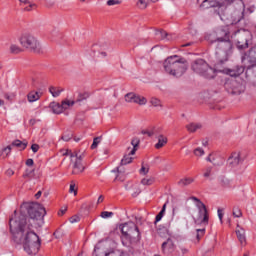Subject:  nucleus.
Here are the masks:
<instances>
[{"instance_id":"1","label":"nucleus","mask_w":256,"mask_h":256,"mask_svg":"<svg viewBox=\"0 0 256 256\" xmlns=\"http://www.w3.org/2000/svg\"><path fill=\"white\" fill-rule=\"evenodd\" d=\"M45 215H47V211L41 204L25 202L20 206V215L17 216V210H15L9 220L13 241L17 245H23L24 251L28 255L39 253L41 239L33 229L43 225Z\"/></svg>"},{"instance_id":"2","label":"nucleus","mask_w":256,"mask_h":256,"mask_svg":"<svg viewBox=\"0 0 256 256\" xmlns=\"http://www.w3.org/2000/svg\"><path fill=\"white\" fill-rule=\"evenodd\" d=\"M164 71L172 77H183L189 68L185 58H179L178 55L169 56L163 63Z\"/></svg>"},{"instance_id":"3","label":"nucleus","mask_w":256,"mask_h":256,"mask_svg":"<svg viewBox=\"0 0 256 256\" xmlns=\"http://www.w3.org/2000/svg\"><path fill=\"white\" fill-rule=\"evenodd\" d=\"M119 229L122 233L121 241L124 247H131V245H136L141 241V232H139V227L134 222L120 224Z\"/></svg>"},{"instance_id":"4","label":"nucleus","mask_w":256,"mask_h":256,"mask_svg":"<svg viewBox=\"0 0 256 256\" xmlns=\"http://www.w3.org/2000/svg\"><path fill=\"white\" fill-rule=\"evenodd\" d=\"M19 42L24 49L31 51V53H41V42L31 32L23 33L19 38Z\"/></svg>"},{"instance_id":"5","label":"nucleus","mask_w":256,"mask_h":256,"mask_svg":"<svg viewBox=\"0 0 256 256\" xmlns=\"http://www.w3.org/2000/svg\"><path fill=\"white\" fill-rule=\"evenodd\" d=\"M191 69L197 75L205 77V79H215V70L204 59L195 60L191 65Z\"/></svg>"},{"instance_id":"6","label":"nucleus","mask_w":256,"mask_h":256,"mask_svg":"<svg viewBox=\"0 0 256 256\" xmlns=\"http://www.w3.org/2000/svg\"><path fill=\"white\" fill-rule=\"evenodd\" d=\"M190 199L191 201L196 202V207L198 209V215L194 218V223L196 225H203L204 227L209 225V210H207L205 203L195 196H191Z\"/></svg>"},{"instance_id":"7","label":"nucleus","mask_w":256,"mask_h":256,"mask_svg":"<svg viewBox=\"0 0 256 256\" xmlns=\"http://www.w3.org/2000/svg\"><path fill=\"white\" fill-rule=\"evenodd\" d=\"M232 54L233 43L231 40L218 42L215 52L216 59L229 60V57H231Z\"/></svg>"},{"instance_id":"8","label":"nucleus","mask_w":256,"mask_h":256,"mask_svg":"<svg viewBox=\"0 0 256 256\" xmlns=\"http://www.w3.org/2000/svg\"><path fill=\"white\" fill-rule=\"evenodd\" d=\"M224 89L230 95H241L245 91V86L235 79H228L224 83Z\"/></svg>"},{"instance_id":"9","label":"nucleus","mask_w":256,"mask_h":256,"mask_svg":"<svg viewBox=\"0 0 256 256\" xmlns=\"http://www.w3.org/2000/svg\"><path fill=\"white\" fill-rule=\"evenodd\" d=\"M235 0H203V2L200 5V9H215V8H221L225 5H231Z\"/></svg>"},{"instance_id":"10","label":"nucleus","mask_w":256,"mask_h":256,"mask_svg":"<svg viewBox=\"0 0 256 256\" xmlns=\"http://www.w3.org/2000/svg\"><path fill=\"white\" fill-rule=\"evenodd\" d=\"M73 105H75V100H63L61 104L57 102L50 103V108L52 109V112L56 115H61V113L66 111V109H69V107H73Z\"/></svg>"},{"instance_id":"11","label":"nucleus","mask_w":256,"mask_h":256,"mask_svg":"<svg viewBox=\"0 0 256 256\" xmlns=\"http://www.w3.org/2000/svg\"><path fill=\"white\" fill-rule=\"evenodd\" d=\"M119 252L107 249V245L104 243H98L94 247L92 256H118Z\"/></svg>"},{"instance_id":"12","label":"nucleus","mask_w":256,"mask_h":256,"mask_svg":"<svg viewBox=\"0 0 256 256\" xmlns=\"http://www.w3.org/2000/svg\"><path fill=\"white\" fill-rule=\"evenodd\" d=\"M234 16H229V12L225 11L222 14H219L221 21H224L226 25H237L241 21V16L239 12H234Z\"/></svg>"},{"instance_id":"13","label":"nucleus","mask_w":256,"mask_h":256,"mask_svg":"<svg viewBox=\"0 0 256 256\" xmlns=\"http://www.w3.org/2000/svg\"><path fill=\"white\" fill-rule=\"evenodd\" d=\"M126 103H137L138 105H146L147 98L139 96L133 92L127 93L124 96Z\"/></svg>"},{"instance_id":"14","label":"nucleus","mask_w":256,"mask_h":256,"mask_svg":"<svg viewBox=\"0 0 256 256\" xmlns=\"http://www.w3.org/2000/svg\"><path fill=\"white\" fill-rule=\"evenodd\" d=\"M235 233L240 245H242V247H245L247 245V235L245 233V228L237 224Z\"/></svg>"},{"instance_id":"15","label":"nucleus","mask_w":256,"mask_h":256,"mask_svg":"<svg viewBox=\"0 0 256 256\" xmlns=\"http://www.w3.org/2000/svg\"><path fill=\"white\" fill-rule=\"evenodd\" d=\"M240 163H243V160L241 159V152H233L227 160V164L232 168L239 166Z\"/></svg>"},{"instance_id":"16","label":"nucleus","mask_w":256,"mask_h":256,"mask_svg":"<svg viewBox=\"0 0 256 256\" xmlns=\"http://www.w3.org/2000/svg\"><path fill=\"white\" fill-rule=\"evenodd\" d=\"M161 249L164 255H171L175 251V242H173V239L168 238L162 243Z\"/></svg>"},{"instance_id":"17","label":"nucleus","mask_w":256,"mask_h":256,"mask_svg":"<svg viewBox=\"0 0 256 256\" xmlns=\"http://www.w3.org/2000/svg\"><path fill=\"white\" fill-rule=\"evenodd\" d=\"M214 32H216L218 43L220 41H229V29L227 27L217 28Z\"/></svg>"},{"instance_id":"18","label":"nucleus","mask_w":256,"mask_h":256,"mask_svg":"<svg viewBox=\"0 0 256 256\" xmlns=\"http://www.w3.org/2000/svg\"><path fill=\"white\" fill-rule=\"evenodd\" d=\"M228 60L217 59V63L215 64L214 73H225L226 75L229 74V68L225 67V63Z\"/></svg>"},{"instance_id":"19","label":"nucleus","mask_w":256,"mask_h":256,"mask_svg":"<svg viewBox=\"0 0 256 256\" xmlns=\"http://www.w3.org/2000/svg\"><path fill=\"white\" fill-rule=\"evenodd\" d=\"M72 163V175H80V173H83L85 171V167L83 165V162H80V160H74L71 159Z\"/></svg>"},{"instance_id":"20","label":"nucleus","mask_w":256,"mask_h":256,"mask_svg":"<svg viewBox=\"0 0 256 256\" xmlns=\"http://www.w3.org/2000/svg\"><path fill=\"white\" fill-rule=\"evenodd\" d=\"M249 47V40L247 39L246 34H241L237 39V48L240 51H243V49H247Z\"/></svg>"},{"instance_id":"21","label":"nucleus","mask_w":256,"mask_h":256,"mask_svg":"<svg viewBox=\"0 0 256 256\" xmlns=\"http://www.w3.org/2000/svg\"><path fill=\"white\" fill-rule=\"evenodd\" d=\"M246 77L253 83V85H256V66L247 68Z\"/></svg>"},{"instance_id":"22","label":"nucleus","mask_w":256,"mask_h":256,"mask_svg":"<svg viewBox=\"0 0 256 256\" xmlns=\"http://www.w3.org/2000/svg\"><path fill=\"white\" fill-rule=\"evenodd\" d=\"M243 73H245L244 66H236L233 69H228V75H230V77H239V75H243Z\"/></svg>"},{"instance_id":"23","label":"nucleus","mask_w":256,"mask_h":256,"mask_svg":"<svg viewBox=\"0 0 256 256\" xmlns=\"http://www.w3.org/2000/svg\"><path fill=\"white\" fill-rule=\"evenodd\" d=\"M89 97H91L89 92H79L74 101V105L75 103H79L81 105V103H83V101H87Z\"/></svg>"},{"instance_id":"24","label":"nucleus","mask_w":256,"mask_h":256,"mask_svg":"<svg viewBox=\"0 0 256 256\" xmlns=\"http://www.w3.org/2000/svg\"><path fill=\"white\" fill-rule=\"evenodd\" d=\"M248 61L252 63V67H256V46L252 47L248 53Z\"/></svg>"},{"instance_id":"25","label":"nucleus","mask_w":256,"mask_h":256,"mask_svg":"<svg viewBox=\"0 0 256 256\" xmlns=\"http://www.w3.org/2000/svg\"><path fill=\"white\" fill-rule=\"evenodd\" d=\"M203 125L201 123H189L188 125H186V129L187 131H189V133H195L196 131H199V129H202Z\"/></svg>"},{"instance_id":"26","label":"nucleus","mask_w":256,"mask_h":256,"mask_svg":"<svg viewBox=\"0 0 256 256\" xmlns=\"http://www.w3.org/2000/svg\"><path fill=\"white\" fill-rule=\"evenodd\" d=\"M205 40L208 41L209 43H217V45H219V39L217 38V34L215 31L212 33L206 34Z\"/></svg>"},{"instance_id":"27","label":"nucleus","mask_w":256,"mask_h":256,"mask_svg":"<svg viewBox=\"0 0 256 256\" xmlns=\"http://www.w3.org/2000/svg\"><path fill=\"white\" fill-rule=\"evenodd\" d=\"M167 145V137L164 135L158 136V143L155 144L156 149H161L162 147H165Z\"/></svg>"},{"instance_id":"28","label":"nucleus","mask_w":256,"mask_h":256,"mask_svg":"<svg viewBox=\"0 0 256 256\" xmlns=\"http://www.w3.org/2000/svg\"><path fill=\"white\" fill-rule=\"evenodd\" d=\"M140 143H141V140H139V138L132 139L131 145L133 146V148L129 152V155H135V153H137V147H139Z\"/></svg>"},{"instance_id":"29","label":"nucleus","mask_w":256,"mask_h":256,"mask_svg":"<svg viewBox=\"0 0 256 256\" xmlns=\"http://www.w3.org/2000/svg\"><path fill=\"white\" fill-rule=\"evenodd\" d=\"M49 39H55L59 36V29L57 27H50L47 31Z\"/></svg>"},{"instance_id":"30","label":"nucleus","mask_w":256,"mask_h":256,"mask_svg":"<svg viewBox=\"0 0 256 256\" xmlns=\"http://www.w3.org/2000/svg\"><path fill=\"white\" fill-rule=\"evenodd\" d=\"M91 50L93 53H99L101 57H107V52L103 51V49H101V46L98 44H93Z\"/></svg>"},{"instance_id":"31","label":"nucleus","mask_w":256,"mask_h":256,"mask_svg":"<svg viewBox=\"0 0 256 256\" xmlns=\"http://www.w3.org/2000/svg\"><path fill=\"white\" fill-rule=\"evenodd\" d=\"M167 209V203H165L161 209V211L158 213V215L155 218V225H157V223H159V221H161V219H163V217H165V211Z\"/></svg>"},{"instance_id":"32","label":"nucleus","mask_w":256,"mask_h":256,"mask_svg":"<svg viewBox=\"0 0 256 256\" xmlns=\"http://www.w3.org/2000/svg\"><path fill=\"white\" fill-rule=\"evenodd\" d=\"M49 93H51L52 97H59V95H61V93H63V89L51 86L49 88Z\"/></svg>"},{"instance_id":"33","label":"nucleus","mask_w":256,"mask_h":256,"mask_svg":"<svg viewBox=\"0 0 256 256\" xmlns=\"http://www.w3.org/2000/svg\"><path fill=\"white\" fill-rule=\"evenodd\" d=\"M28 101L29 103H35V101H39L40 96H39V92H30L28 95Z\"/></svg>"},{"instance_id":"34","label":"nucleus","mask_w":256,"mask_h":256,"mask_svg":"<svg viewBox=\"0 0 256 256\" xmlns=\"http://www.w3.org/2000/svg\"><path fill=\"white\" fill-rule=\"evenodd\" d=\"M10 53H12V55H19V53H23V49H21L17 44H11Z\"/></svg>"},{"instance_id":"35","label":"nucleus","mask_w":256,"mask_h":256,"mask_svg":"<svg viewBox=\"0 0 256 256\" xmlns=\"http://www.w3.org/2000/svg\"><path fill=\"white\" fill-rule=\"evenodd\" d=\"M218 181H219L221 187H229V185H231V180H229V178H227L225 176H220L218 178Z\"/></svg>"},{"instance_id":"36","label":"nucleus","mask_w":256,"mask_h":256,"mask_svg":"<svg viewBox=\"0 0 256 256\" xmlns=\"http://www.w3.org/2000/svg\"><path fill=\"white\" fill-rule=\"evenodd\" d=\"M193 181H195L193 178H184L178 182V185L179 187H187V185H191Z\"/></svg>"},{"instance_id":"37","label":"nucleus","mask_w":256,"mask_h":256,"mask_svg":"<svg viewBox=\"0 0 256 256\" xmlns=\"http://www.w3.org/2000/svg\"><path fill=\"white\" fill-rule=\"evenodd\" d=\"M131 155L133 154H126L124 155V157L122 158L121 162H120V165H129V163H132L133 161V157H131Z\"/></svg>"},{"instance_id":"38","label":"nucleus","mask_w":256,"mask_h":256,"mask_svg":"<svg viewBox=\"0 0 256 256\" xmlns=\"http://www.w3.org/2000/svg\"><path fill=\"white\" fill-rule=\"evenodd\" d=\"M213 154H209L208 157L206 158V161L208 163H212L214 167H221L223 165V162H215V158H212Z\"/></svg>"},{"instance_id":"39","label":"nucleus","mask_w":256,"mask_h":256,"mask_svg":"<svg viewBox=\"0 0 256 256\" xmlns=\"http://www.w3.org/2000/svg\"><path fill=\"white\" fill-rule=\"evenodd\" d=\"M12 146L19 147V149H27V143L22 142L21 140H14Z\"/></svg>"},{"instance_id":"40","label":"nucleus","mask_w":256,"mask_h":256,"mask_svg":"<svg viewBox=\"0 0 256 256\" xmlns=\"http://www.w3.org/2000/svg\"><path fill=\"white\" fill-rule=\"evenodd\" d=\"M205 236V228L202 229H196V241L197 243H199V241H201V238H203Z\"/></svg>"},{"instance_id":"41","label":"nucleus","mask_w":256,"mask_h":256,"mask_svg":"<svg viewBox=\"0 0 256 256\" xmlns=\"http://www.w3.org/2000/svg\"><path fill=\"white\" fill-rule=\"evenodd\" d=\"M23 177L24 179H33V177H35V169H26Z\"/></svg>"},{"instance_id":"42","label":"nucleus","mask_w":256,"mask_h":256,"mask_svg":"<svg viewBox=\"0 0 256 256\" xmlns=\"http://www.w3.org/2000/svg\"><path fill=\"white\" fill-rule=\"evenodd\" d=\"M156 37H158V39H169L167 37H169V34L167 32H165L164 30H157L155 32Z\"/></svg>"},{"instance_id":"43","label":"nucleus","mask_w":256,"mask_h":256,"mask_svg":"<svg viewBox=\"0 0 256 256\" xmlns=\"http://www.w3.org/2000/svg\"><path fill=\"white\" fill-rule=\"evenodd\" d=\"M112 173H118L115 177V180L123 181V178H121V175H123L125 171L121 170L120 167H117L115 170H112Z\"/></svg>"},{"instance_id":"44","label":"nucleus","mask_w":256,"mask_h":256,"mask_svg":"<svg viewBox=\"0 0 256 256\" xmlns=\"http://www.w3.org/2000/svg\"><path fill=\"white\" fill-rule=\"evenodd\" d=\"M62 141H71V139H73V132L72 131H66L62 137H61Z\"/></svg>"},{"instance_id":"45","label":"nucleus","mask_w":256,"mask_h":256,"mask_svg":"<svg viewBox=\"0 0 256 256\" xmlns=\"http://www.w3.org/2000/svg\"><path fill=\"white\" fill-rule=\"evenodd\" d=\"M149 2H150L149 0H138L137 7L139 9H145L146 7L149 6Z\"/></svg>"},{"instance_id":"46","label":"nucleus","mask_w":256,"mask_h":256,"mask_svg":"<svg viewBox=\"0 0 256 256\" xmlns=\"http://www.w3.org/2000/svg\"><path fill=\"white\" fill-rule=\"evenodd\" d=\"M150 103L151 105H153V107H163V105H161V100H159V98H151Z\"/></svg>"},{"instance_id":"47","label":"nucleus","mask_w":256,"mask_h":256,"mask_svg":"<svg viewBox=\"0 0 256 256\" xmlns=\"http://www.w3.org/2000/svg\"><path fill=\"white\" fill-rule=\"evenodd\" d=\"M141 133H142V135H148V137H153V135H155V133H157V129L153 128L151 131L142 130Z\"/></svg>"},{"instance_id":"48","label":"nucleus","mask_w":256,"mask_h":256,"mask_svg":"<svg viewBox=\"0 0 256 256\" xmlns=\"http://www.w3.org/2000/svg\"><path fill=\"white\" fill-rule=\"evenodd\" d=\"M142 185H153L155 183V179L153 178H143L141 180Z\"/></svg>"},{"instance_id":"49","label":"nucleus","mask_w":256,"mask_h":256,"mask_svg":"<svg viewBox=\"0 0 256 256\" xmlns=\"http://www.w3.org/2000/svg\"><path fill=\"white\" fill-rule=\"evenodd\" d=\"M101 143V136L95 137L91 145V149H97V146Z\"/></svg>"},{"instance_id":"50","label":"nucleus","mask_w":256,"mask_h":256,"mask_svg":"<svg viewBox=\"0 0 256 256\" xmlns=\"http://www.w3.org/2000/svg\"><path fill=\"white\" fill-rule=\"evenodd\" d=\"M194 155L196 157H203V155H205V150H203L202 148H196L194 149Z\"/></svg>"},{"instance_id":"51","label":"nucleus","mask_w":256,"mask_h":256,"mask_svg":"<svg viewBox=\"0 0 256 256\" xmlns=\"http://www.w3.org/2000/svg\"><path fill=\"white\" fill-rule=\"evenodd\" d=\"M233 215L234 217H237V218L243 217V212H241V209H239L238 207H235L233 209Z\"/></svg>"},{"instance_id":"52","label":"nucleus","mask_w":256,"mask_h":256,"mask_svg":"<svg viewBox=\"0 0 256 256\" xmlns=\"http://www.w3.org/2000/svg\"><path fill=\"white\" fill-rule=\"evenodd\" d=\"M100 217H102V219H108V217H113V212L104 211L101 213Z\"/></svg>"},{"instance_id":"53","label":"nucleus","mask_w":256,"mask_h":256,"mask_svg":"<svg viewBox=\"0 0 256 256\" xmlns=\"http://www.w3.org/2000/svg\"><path fill=\"white\" fill-rule=\"evenodd\" d=\"M28 5H29L28 7L24 8V11H33V9H37V4L35 3L30 2Z\"/></svg>"},{"instance_id":"54","label":"nucleus","mask_w":256,"mask_h":256,"mask_svg":"<svg viewBox=\"0 0 256 256\" xmlns=\"http://www.w3.org/2000/svg\"><path fill=\"white\" fill-rule=\"evenodd\" d=\"M212 171H213V167L208 166V167L206 168V170H205L204 177H206V178H207V177H211Z\"/></svg>"},{"instance_id":"55","label":"nucleus","mask_w":256,"mask_h":256,"mask_svg":"<svg viewBox=\"0 0 256 256\" xmlns=\"http://www.w3.org/2000/svg\"><path fill=\"white\" fill-rule=\"evenodd\" d=\"M83 157H84L83 154L79 155V153L75 152L74 161H80L81 163H83Z\"/></svg>"},{"instance_id":"56","label":"nucleus","mask_w":256,"mask_h":256,"mask_svg":"<svg viewBox=\"0 0 256 256\" xmlns=\"http://www.w3.org/2000/svg\"><path fill=\"white\" fill-rule=\"evenodd\" d=\"M70 223H79L81 221V218L77 215L70 217L69 219Z\"/></svg>"},{"instance_id":"57","label":"nucleus","mask_w":256,"mask_h":256,"mask_svg":"<svg viewBox=\"0 0 256 256\" xmlns=\"http://www.w3.org/2000/svg\"><path fill=\"white\" fill-rule=\"evenodd\" d=\"M121 4V1H119V0H108L107 1V5L109 6V7H111V6H113V5H120Z\"/></svg>"},{"instance_id":"58","label":"nucleus","mask_w":256,"mask_h":256,"mask_svg":"<svg viewBox=\"0 0 256 256\" xmlns=\"http://www.w3.org/2000/svg\"><path fill=\"white\" fill-rule=\"evenodd\" d=\"M69 193H74V195H77V190H75V182H71Z\"/></svg>"},{"instance_id":"59","label":"nucleus","mask_w":256,"mask_h":256,"mask_svg":"<svg viewBox=\"0 0 256 256\" xmlns=\"http://www.w3.org/2000/svg\"><path fill=\"white\" fill-rule=\"evenodd\" d=\"M187 253H189V249H187L183 246H180V255L184 256V255H187Z\"/></svg>"},{"instance_id":"60","label":"nucleus","mask_w":256,"mask_h":256,"mask_svg":"<svg viewBox=\"0 0 256 256\" xmlns=\"http://www.w3.org/2000/svg\"><path fill=\"white\" fill-rule=\"evenodd\" d=\"M64 155H68L71 159H75V152H72L71 150H66Z\"/></svg>"},{"instance_id":"61","label":"nucleus","mask_w":256,"mask_h":256,"mask_svg":"<svg viewBox=\"0 0 256 256\" xmlns=\"http://www.w3.org/2000/svg\"><path fill=\"white\" fill-rule=\"evenodd\" d=\"M31 150L33 151V153H37V151H39V145L38 144H32Z\"/></svg>"},{"instance_id":"62","label":"nucleus","mask_w":256,"mask_h":256,"mask_svg":"<svg viewBox=\"0 0 256 256\" xmlns=\"http://www.w3.org/2000/svg\"><path fill=\"white\" fill-rule=\"evenodd\" d=\"M218 217L220 219V223L223 224V210L218 209Z\"/></svg>"},{"instance_id":"63","label":"nucleus","mask_w":256,"mask_h":256,"mask_svg":"<svg viewBox=\"0 0 256 256\" xmlns=\"http://www.w3.org/2000/svg\"><path fill=\"white\" fill-rule=\"evenodd\" d=\"M140 173H143L144 175H147L149 173V168H146L145 166H142L140 169Z\"/></svg>"},{"instance_id":"64","label":"nucleus","mask_w":256,"mask_h":256,"mask_svg":"<svg viewBox=\"0 0 256 256\" xmlns=\"http://www.w3.org/2000/svg\"><path fill=\"white\" fill-rule=\"evenodd\" d=\"M3 153H5L6 155H9V153H11V146H7L6 148H4Z\"/></svg>"}]
</instances>
